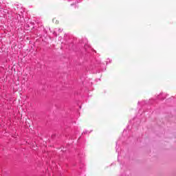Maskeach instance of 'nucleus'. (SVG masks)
<instances>
[{"label": "nucleus", "mask_w": 176, "mask_h": 176, "mask_svg": "<svg viewBox=\"0 0 176 176\" xmlns=\"http://www.w3.org/2000/svg\"><path fill=\"white\" fill-rule=\"evenodd\" d=\"M116 151L118 152V149H119V147H118V145H116Z\"/></svg>", "instance_id": "423d86ee"}, {"label": "nucleus", "mask_w": 176, "mask_h": 176, "mask_svg": "<svg viewBox=\"0 0 176 176\" xmlns=\"http://www.w3.org/2000/svg\"><path fill=\"white\" fill-rule=\"evenodd\" d=\"M14 10L16 12V14H18V16H19V17H21V14L23 13V12H24V10L23 9V7H21V5L15 4Z\"/></svg>", "instance_id": "f257e3e1"}, {"label": "nucleus", "mask_w": 176, "mask_h": 176, "mask_svg": "<svg viewBox=\"0 0 176 176\" xmlns=\"http://www.w3.org/2000/svg\"><path fill=\"white\" fill-rule=\"evenodd\" d=\"M153 100V99H151V100Z\"/></svg>", "instance_id": "9b49d317"}, {"label": "nucleus", "mask_w": 176, "mask_h": 176, "mask_svg": "<svg viewBox=\"0 0 176 176\" xmlns=\"http://www.w3.org/2000/svg\"><path fill=\"white\" fill-rule=\"evenodd\" d=\"M88 131H84L82 134H87Z\"/></svg>", "instance_id": "7ed1b4c3"}, {"label": "nucleus", "mask_w": 176, "mask_h": 176, "mask_svg": "<svg viewBox=\"0 0 176 176\" xmlns=\"http://www.w3.org/2000/svg\"><path fill=\"white\" fill-rule=\"evenodd\" d=\"M67 1H71V0H67Z\"/></svg>", "instance_id": "9d476101"}, {"label": "nucleus", "mask_w": 176, "mask_h": 176, "mask_svg": "<svg viewBox=\"0 0 176 176\" xmlns=\"http://www.w3.org/2000/svg\"><path fill=\"white\" fill-rule=\"evenodd\" d=\"M74 8H78V6L75 5V6H74Z\"/></svg>", "instance_id": "0eeeda50"}, {"label": "nucleus", "mask_w": 176, "mask_h": 176, "mask_svg": "<svg viewBox=\"0 0 176 176\" xmlns=\"http://www.w3.org/2000/svg\"><path fill=\"white\" fill-rule=\"evenodd\" d=\"M94 69V67H92V68L91 67V68H90V69Z\"/></svg>", "instance_id": "6e6552de"}, {"label": "nucleus", "mask_w": 176, "mask_h": 176, "mask_svg": "<svg viewBox=\"0 0 176 176\" xmlns=\"http://www.w3.org/2000/svg\"><path fill=\"white\" fill-rule=\"evenodd\" d=\"M58 31L59 32H63V29H59Z\"/></svg>", "instance_id": "39448f33"}, {"label": "nucleus", "mask_w": 176, "mask_h": 176, "mask_svg": "<svg viewBox=\"0 0 176 176\" xmlns=\"http://www.w3.org/2000/svg\"><path fill=\"white\" fill-rule=\"evenodd\" d=\"M141 104V102H138V104Z\"/></svg>", "instance_id": "1a4fd4ad"}, {"label": "nucleus", "mask_w": 176, "mask_h": 176, "mask_svg": "<svg viewBox=\"0 0 176 176\" xmlns=\"http://www.w3.org/2000/svg\"><path fill=\"white\" fill-rule=\"evenodd\" d=\"M157 100H164L166 98V94L161 93L159 95H157Z\"/></svg>", "instance_id": "f03ea898"}, {"label": "nucleus", "mask_w": 176, "mask_h": 176, "mask_svg": "<svg viewBox=\"0 0 176 176\" xmlns=\"http://www.w3.org/2000/svg\"><path fill=\"white\" fill-rule=\"evenodd\" d=\"M53 35L57 36V33H56V32H53Z\"/></svg>", "instance_id": "20e7f679"}]
</instances>
